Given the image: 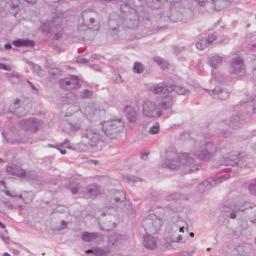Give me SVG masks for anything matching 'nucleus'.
Segmentation results:
<instances>
[{"instance_id": "nucleus-1", "label": "nucleus", "mask_w": 256, "mask_h": 256, "mask_svg": "<svg viewBox=\"0 0 256 256\" xmlns=\"http://www.w3.org/2000/svg\"><path fill=\"white\" fill-rule=\"evenodd\" d=\"M166 157L162 164V168L172 170H180L184 174L199 170L198 166L188 154H179L174 150H170L166 152Z\"/></svg>"}, {"instance_id": "nucleus-2", "label": "nucleus", "mask_w": 256, "mask_h": 256, "mask_svg": "<svg viewBox=\"0 0 256 256\" xmlns=\"http://www.w3.org/2000/svg\"><path fill=\"white\" fill-rule=\"evenodd\" d=\"M219 151L222 156L220 166H224L228 168L236 166L248 168L256 166V160L244 152L229 153L228 156H224L226 149L222 148Z\"/></svg>"}, {"instance_id": "nucleus-3", "label": "nucleus", "mask_w": 256, "mask_h": 256, "mask_svg": "<svg viewBox=\"0 0 256 256\" xmlns=\"http://www.w3.org/2000/svg\"><path fill=\"white\" fill-rule=\"evenodd\" d=\"M101 18L100 14L92 8L82 11L78 19V32L80 36L84 38L88 30L98 31L101 27Z\"/></svg>"}, {"instance_id": "nucleus-4", "label": "nucleus", "mask_w": 256, "mask_h": 256, "mask_svg": "<svg viewBox=\"0 0 256 256\" xmlns=\"http://www.w3.org/2000/svg\"><path fill=\"white\" fill-rule=\"evenodd\" d=\"M218 150L212 142L202 140L196 142L192 154L200 160L208 162L215 156Z\"/></svg>"}, {"instance_id": "nucleus-5", "label": "nucleus", "mask_w": 256, "mask_h": 256, "mask_svg": "<svg viewBox=\"0 0 256 256\" xmlns=\"http://www.w3.org/2000/svg\"><path fill=\"white\" fill-rule=\"evenodd\" d=\"M120 10L124 27L128 28H136L139 23V16L136 10L126 2L121 4Z\"/></svg>"}, {"instance_id": "nucleus-6", "label": "nucleus", "mask_w": 256, "mask_h": 256, "mask_svg": "<svg viewBox=\"0 0 256 256\" xmlns=\"http://www.w3.org/2000/svg\"><path fill=\"white\" fill-rule=\"evenodd\" d=\"M124 124L121 120H112L102 124V130L110 138H116L124 128Z\"/></svg>"}, {"instance_id": "nucleus-7", "label": "nucleus", "mask_w": 256, "mask_h": 256, "mask_svg": "<svg viewBox=\"0 0 256 256\" xmlns=\"http://www.w3.org/2000/svg\"><path fill=\"white\" fill-rule=\"evenodd\" d=\"M162 220L154 214H150L142 222V226L148 235L156 234L161 230Z\"/></svg>"}, {"instance_id": "nucleus-8", "label": "nucleus", "mask_w": 256, "mask_h": 256, "mask_svg": "<svg viewBox=\"0 0 256 256\" xmlns=\"http://www.w3.org/2000/svg\"><path fill=\"white\" fill-rule=\"evenodd\" d=\"M108 26L109 34L114 40H118L120 32L124 27L121 16L117 13L112 14L110 16Z\"/></svg>"}, {"instance_id": "nucleus-9", "label": "nucleus", "mask_w": 256, "mask_h": 256, "mask_svg": "<svg viewBox=\"0 0 256 256\" xmlns=\"http://www.w3.org/2000/svg\"><path fill=\"white\" fill-rule=\"evenodd\" d=\"M4 192L10 198L8 200H3L0 202V210L2 211H4L5 210H23L25 208L24 204L21 202L16 201L14 203V199L18 198L16 197L17 195L15 192H11L8 190H6Z\"/></svg>"}, {"instance_id": "nucleus-10", "label": "nucleus", "mask_w": 256, "mask_h": 256, "mask_svg": "<svg viewBox=\"0 0 256 256\" xmlns=\"http://www.w3.org/2000/svg\"><path fill=\"white\" fill-rule=\"evenodd\" d=\"M42 29L44 32L51 34L56 40L62 36L61 18H55L51 22L44 24Z\"/></svg>"}, {"instance_id": "nucleus-11", "label": "nucleus", "mask_w": 256, "mask_h": 256, "mask_svg": "<svg viewBox=\"0 0 256 256\" xmlns=\"http://www.w3.org/2000/svg\"><path fill=\"white\" fill-rule=\"evenodd\" d=\"M81 136L84 140L87 142L92 147L102 140V136L96 130L92 128H87L82 130Z\"/></svg>"}, {"instance_id": "nucleus-12", "label": "nucleus", "mask_w": 256, "mask_h": 256, "mask_svg": "<svg viewBox=\"0 0 256 256\" xmlns=\"http://www.w3.org/2000/svg\"><path fill=\"white\" fill-rule=\"evenodd\" d=\"M142 112L144 116L151 118H158L162 114L158 106L154 102L146 100L142 104Z\"/></svg>"}, {"instance_id": "nucleus-13", "label": "nucleus", "mask_w": 256, "mask_h": 256, "mask_svg": "<svg viewBox=\"0 0 256 256\" xmlns=\"http://www.w3.org/2000/svg\"><path fill=\"white\" fill-rule=\"evenodd\" d=\"M230 178V175H223L220 176H215L208 178L207 180L201 182L196 187V191L200 193H203L211 188L215 186Z\"/></svg>"}, {"instance_id": "nucleus-14", "label": "nucleus", "mask_w": 256, "mask_h": 256, "mask_svg": "<svg viewBox=\"0 0 256 256\" xmlns=\"http://www.w3.org/2000/svg\"><path fill=\"white\" fill-rule=\"evenodd\" d=\"M186 226L188 230L187 224L184 220H178L176 224L172 225L170 231V238L172 242H179L182 239V233H184Z\"/></svg>"}, {"instance_id": "nucleus-15", "label": "nucleus", "mask_w": 256, "mask_h": 256, "mask_svg": "<svg viewBox=\"0 0 256 256\" xmlns=\"http://www.w3.org/2000/svg\"><path fill=\"white\" fill-rule=\"evenodd\" d=\"M6 172L9 174L18 176L22 178L34 179L36 177L35 173L34 172H26L16 166L7 167Z\"/></svg>"}, {"instance_id": "nucleus-16", "label": "nucleus", "mask_w": 256, "mask_h": 256, "mask_svg": "<svg viewBox=\"0 0 256 256\" xmlns=\"http://www.w3.org/2000/svg\"><path fill=\"white\" fill-rule=\"evenodd\" d=\"M113 196L110 199L111 204L116 208L124 210L126 207V195L122 191L114 190H112Z\"/></svg>"}, {"instance_id": "nucleus-17", "label": "nucleus", "mask_w": 256, "mask_h": 256, "mask_svg": "<svg viewBox=\"0 0 256 256\" xmlns=\"http://www.w3.org/2000/svg\"><path fill=\"white\" fill-rule=\"evenodd\" d=\"M58 84L62 88L67 90L78 89L81 86L78 77L75 76L60 80L58 81Z\"/></svg>"}, {"instance_id": "nucleus-18", "label": "nucleus", "mask_w": 256, "mask_h": 256, "mask_svg": "<svg viewBox=\"0 0 256 256\" xmlns=\"http://www.w3.org/2000/svg\"><path fill=\"white\" fill-rule=\"evenodd\" d=\"M230 72L232 74L244 73L245 67L242 58L236 56L232 60L230 63Z\"/></svg>"}, {"instance_id": "nucleus-19", "label": "nucleus", "mask_w": 256, "mask_h": 256, "mask_svg": "<svg viewBox=\"0 0 256 256\" xmlns=\"http://www.w3.org/2000/svg\"><path fill=\"white\" fill-rule=\"evenodd\" d=\"M209 95L213 98H217L222 100H226L230 96V92L227 89L219 86L213 90H206Z\"/></svg>"}, {"instance_id": "nucleus-20", "label": "nucleus", "mask_w": 256, "mask_h": 256, "mask_svg": "<svg viewBox=\"0 0 256 256\" xmlns=\"http://www.w3.org/2000/svg\"><path fill=\"white\" fill-rule=\"evenodd\" d=\"M222 210L226 216L232 219H236V213L240 210L244 212L245 209L243 206H236L234 204H229L226 202L224 204Z\"/></svg>"}, {"instance_id": "nucleus-21", "label": "nucleus", "mask_w": 256, "mask_h": 256, "mask_svg": "<svg viewBox=\"0 0 256 256\" xmlns=\"http://www.w3.org/2000/svg\"><path fill=\"white\" fill-rule=\"evenodd\" d=\"M22 128L31 132H36L41 126L40 122L36 118L23 120L20 122Z\"/></svg>"}, {"instance_id": "nucleus-22", "label": "nucleus", "mask_w": 256, "mask_h": 256, "mask_svg": "<svg viewBox=\"0 0 256 256\" xmlns=\"http://www.w3.org/2000/svg\"><path fill=\"white\" fill-rule=\"evenodd\" d=\"M174 90V86L170 82L160 83L155 84L152 86L150 90L154 94H166L172 92Z\"/></svg>"}, {"instance_id": "nucleus-23", "label": "nucleus", "mask_w": 256, "mask_h": 256, "mask_svg": "<svg viewBox=\"0 0 256 256\" xmlns=\"http://www.w3.org/2000/svg\"><path fill=\"white\" fill-rule=\"evenodd\" d=\"M228 0H210L206 2V6L216 11H220L230 5Z\"/></svg>"}, {"instance_id": "nucleus-24", "label": "nucleus", "mask_w": 256, "mask_h": 256, "mask_svg": "<svg viewBox=\"0 0 256 256\" xmlns=\"http://www.w3.org/2000/svg\"><path fill=\"white\" fill-rule=\"evenodd\" d=\"M182 198V196L176 192H174L173 194L167 195L165 197V200L168 202H173L170 204V205L168 206V208L170 210L172 211V212L176 213L178 212L179 208L178 206V204H175L174 202L176 200L180 199Z\"/></svg>"}, {"instance_id": "nucleus-25", "label": "nucleus", "mask_w": 256, "mask_h": 256, "mask_svg": "<svg viewBox=\"0 0 256 256\" xmlns=\"http://www.w3.org/2000/svg\"><path fill=\"white\" fill-rule=\"evenodd\" d=\"M112 250L109 246L94 247L87 250V254H92L95 256H108L111 253Z\"/></svg>"}, {"instance_id": "nucleus-26", "label": "nucleus", "mask_w": 256, "mask_h": 256, "mask_svg": "<svg viewBox=\"0 0 256 256\" xmlns=\"http://www.w3.org/2000/svg\"><path fill=\"white\" fill-rule=\"evenodd\" d=\"M246 121L240 114L236 112L233 114L231 116L229 122V126L232 128L237 129L240 128Z\"/></svg>"}, {"instance_id": "nucleus-27", "label": "nucleus", "mask_w": 256, "mask_h": 256, "mask_svg": "<svg viewBox=\"0 0 256 256\" xmlns=\"http://www.w3.org/2000/svg\"><path fill=\"white\" fill-rule=\"evenodd\" d=\"M224 58L218 54L208 58V63L214 70H218L222 66Z\"/></svg>"}, {"instance_id": "nucleus-28", "label": "nucleus", "mask_w": 256, "mask_h": 256, "mask_svg": "<svg viewBox=\"0 0 256 256\" xmlns=\"http://www.w3.org/2000/svg\"><path fill=\"white\" fill-rule=\"evenodd\" d=\"M70 128L74 131L78 130L81 127V120L78 116V114H74L67 120Z\"/></svg>"}, {"instance_id": "nucleus-29", "label": "nucleus", "mask_w": 256, "mask_h": 256, "mask_svg": "<svg viewBox=\"0 0 256 256\" xmlns=\"http://www.w3.org/2000/svg\"><path fill=\"white\" fill-rule=\"evenodd\" d=\"M20 100L16 99L14 103L12 104L10 106V112L15 114L18 117H22L27 114L28 111L20 112L22 108L20 106Z\"/></svg>"}, {"instance_id": "nucleus-30", "label": "nucleus", "mask_w": 256, "mask_h": 256, "mask_svg": "<svg viewBox=\"0 0 256 256\" xmlns=\"http://www.w3.org/2000/svg\"><path fill=\"white\" fill-rule=\"evenodd\" d=\"M34 198V195L33 192H23L22 194H20L18 198L14 199V202L16 201L21 202L26 205L32 202Z\"/></svg>"}, {"instance_id": "nucleus-31", "label": "nucleus", "mask_w": 256, "mask_h": 256, "mask_svg": "<svg viewBox=\"0 0 256 256\" xmlns=\"http://www.w3.org/2000/svg\"><path fill=\"white\" fill-rule=\"evenodd\" d=\"M83 241L86 242H91L96 241V240L100 238L102 236L100 234L97 232H84L81 236Z\"/></svg>"}, {"instance_id": "nucleus-32", "label": "nucleus", "mask_w": 256, "mask_h": 256, "mask_svg": "<svg viewBox=\"0 0 256 256\" xmlns=\"http://www.w3.org/2000/svg\"><path fill=\"white\" fill-rule=\"evenodd\" d=\"M86 194L89 198H94L101 194V190L98 185L90 184L86 188Z\"/></svg>"}, {"instance_id": "nucleus-33", "label": "nucleus", "mask_w": 256, "mask_h": 256, "mask_svg": "<svg viewBox=\"0 0 256 256\" xmlns=\"http://www.w3.org/2000/svg\"><path fill=\"white\" fill-rule=\"evenodd\" d=\"M126 118L130 122H136L138 118V112L131 106H126L124 110Z\"/></svg>"}, {"instance_id": "nucleus-34", "label": "nucleus", "mask_w": 256, "mask_h": 256, "mask_svg": "<svg viewBox=\"0 0 256 256\" xmlns=\"http://www.w3.org/2000/svg\"><path fill=\"white\" fill-rule=\"evenodd\" d=\"M144 245L148 250H154L157 246V240L150 236H144Z\"/></svg>"}, {"instance_id": "nucleus-35", "label": "nucleus", "mask_w": 256, "mask_h": 256, "mask_svg": "<svg viewBox=\"0 0 256 256\" xmlns=\"http://www.w3.org/2000/svg\"><path fill=\"white\" fill-rule=\"evenodd\" d=\"M97 106L93 103L89 104L84 108V114L88 117H92L100 112Z\"/></svg>"}, {"instance_id": "nucleus-36", "label": "nucleus", "mask_w": 256, "mask_h": 256, "mask_svg": "<svg viewBox=\"0 0 256 256\" xmlns=\"http://www.w3.org/2000/svg\"><path fill=\"white\" fill-rule=\"evenodd\" d=\"M174 104V98L172 96H166L163 100L159 104V108L160 107L164 110H168Z\"/></svg>"}, {"instance_id": "nucleus-37", "label": "nucleus", "mask_w": 256, "mask_h": 256, "mask_svg": "<svg viewBox=\"0 0 256 256\" xmlns=\"http://www.w3.org/2000/svg\"><path fill=\"white\" fill-rule=\"evenodd\" d=\"M12 44L16 47H32L35 46L34 42L30 40L19 39L12 42Z\"/></svg>"}, {"instance_id": "nucleus-38", "label": "nucleus", "mask_w": 256, "mask_h": 256, "mask_svg": "<svg viewBox=\"0 0 256 256\" xmlns=\"http://www.w3.org/2000/svg\"><path fill=\"white\" fill-rule=\"evenodd\" d=\"M78 183H76L73 180H68L66 183L64 185V188L70 190L72 194H77L78 192Z\"/></svg>"}, {"instance_id": "nucleus-39", "label": "nucleus", "mask_w": 256, "mask_h": 256, "mask_svg": "<svg viewBox=\"0 0 256 256\" xmlns=\"http://www.w3.org/2000/svg\"><path fill=\"white\" fill-rule=\"evenodd\" d=\"M244 208L246 210L248 208H255V210L254 211V216L250 218V222L253 224H256V206L251 204L250 202H246L244 205Z\"/></svg>"}, {"instance_id": "nucleus-40", "label": "nucleus", "mask_w": 256, "mask_h": 256, "mask_svg": "<svg viewBox=\"0 0 256 256\" xmlns=\"http://www.w3.org/2000/svg\"><path fill=\"white\" fill-rule=\"evenodd\" d=\"M174 86V90L179 95H188L190 92L188 90L185 88L184 87L179 86H175L172 84Z\"/></svg>"}, {"instance_id": "nucleus-41", "label": "nucleus", "mask_w": 256, "mask_h": 256, "mask_svg": "<svg viewBox=\"0 0 256 256\" xmlns=\"http://www.w3.org/2000/svg\"><path fill=\"white\" fill-rule=\"evenodd\" d=\"M145 69L144 66L140 62H136L134 64L133 71L137 74H142Z\"/></svg>"}, {"instance_id": "nucleus-42", "label": "nucleus", "mask_w": 256, "mask_h": 256, "mask_svg": "<svg viewBox=\"0 0 256 256\" xmlns=\"http://www.w3.org/2000/svg\"><path fill=\"white\" fill-rule=\"evenodd\" d=\"M6 4H8L10 8H14L16 10V13L14 14L16 15L18 12V0H4Z\"/></svg>"}, {"instance_id": "nucleus-43", "label": "nucleus", "mask_w": 256, "mask_h": 256, "mask_svg": "<svg viewBox=\"0 0 256 256\" xmlns=\"http://www.w3.org/2000/svg\"><path fill=\"white\" fill-rule=\"evenodd\" d=\"M154 61L158 64L159 66H161L162 68H166L168 66V62L164 60L158 56H155L154 58Z\"/></svg>"}, {"instance_id": "nucleus-44", "label": "nucleus", "mask_w": 256, "mask_h": 256, "mask_svg": "<svg viewBox=\"0 0 256 256\" xmlns=\"http://www.w3.org/2000/svg\"><path fill=\"white\" fill-rule=\"evenodd\" d=\"M48 74L52 79H56L60 76V72L58 68H52L50 69Z\"/></svg>"}, {"instance_id": "nucleus-45", "label": "nucleus", "mask_w": 256, "mask_h": 256, "mask_svg": "<svg viewBox=\"0 0 256 256\" xmlns=\"http://www.w3.org/2000/svg\"><path fill=\"white\" fill-rule=\"evenodd\" d=\"M208 45L207 42L206 38H204L202 40H199L196 44V47L200 50H202L204 49Z\"/></svg>"}, {"instance_id": "nucleus-46", "label": "nucleus", "mask_w": 256, "mask_h": 256, "mask_svg": "<svg viewBox=\"0 0 256 256\" xmlns=\"http://www.w3.org/2000/svg\"><path fill=\"white\" fill-rule=\"evenodd\" d=\"M93 92L92 91L88 90H84L81 92L80 96L82 99H88L91 98Z\"/></svg>"}, {"instance_id": "nucleus-47", "label": "nucleus", "mask_w": 256, "mask_h": 256, "mask_svg": "<svg viewBox=\"0 0 256 256\" xmlns=\"http://www.w3.org/2000/svg\"><path fill=\"white\" fill-rule=\"evenodd\" d=\"M215 80L218 82H222L224 80V76L218 72L212 74V78L211 81Z\"/></svg>"}, {"instance_id": "nucleus-48", "label": "nucleus", "mask_w": 256, "mask_h": 256, "mask_svg": "<svg viewBox=\"0 0 256 256\" xmlns=\"http://www.w3.org/2000/svg\"><path fill=\"white\" fill-rule=\"evenodd\" d=\"M160 131V124L158 122H156L149 130L148 132L151 134H158Z\"/></svg>"}, {"instance_id": "nucleus-49", "label": "nucleus", "mask_w": 256, "mask_h": 256, "mask_svg": "<svg viewBox=\"0 0 256 256\" xmlns=\"http://www.w3.org/2000/svg\"><path fill=\"white\" fill-rule=\"evenodd\" d=\"M27 63L30 66L33 72L37 74H39L41 72L40 68L36 64H34L32 62L28 61Z\"/></svg>"}, {"instance_id": "nucleus-50", "label": "nucleus", "mask_w": 256, "mask_h": 256, "mask_svg": "<svg viewBox=\"0 0 256 256\" xmlns=\"http://www.w3.org/2000/svg\"><path fill=\"white\" fill-rule=\"evenodd\" d=\"M178 188L180 190L184 192H188V190L192 189L193 186L191 184L187 183H184L180 184Z\"/></svg>"}, {"instance_id": "nucleus-51", "label": "nucleus", "mask_w": 256, "mask_h": 256, "mask_svg": "<svg viewBox=\"0 0 256 256\" xmlns=\"http://www.w3.org/2000/svg\"><path fill=\"white\" fill-rule=\"evenodd\" d=\"M162 6V0H156L150 5L153 9H160Z\"/></svg>"}, {"instance_id": "nucleus-52", "label": "nucleus", "mask_w": 256, "mask_h": 256, "mask_svg": "<svg viewBox=\"0 0 256 256\" xmlns=\"http://www.w3.org/2000/svg\"><path fill=\"white\" fill-rule=\"evenodd\" d=\"M186 48L182 46H175L174 48V52L176 55H178L185 50Z\"/></svg>"}, {"instance_id": "nucleus-53", "label": "nucleus", "mask_w": 256, "mask_h": 256, "mask_svg": "<svg viewBox=\"0 0 256 256\" xmlns=\"http://www.w3.org/2000/svg\"><path fill=\"white\" fill-rule=\"evenodd\" d=\"M249 190L251 194L256 196V183L250 186Z\"/></svg>"}, {"instance_id": "nucleus-54", "label": "nucleus", "mask_w": 256, "mask_h": 256, "mask_svg": "<svg viewBox=\"0 0 256 256\" xmlns=\"http://www.w3.org/2000/svg\"><path fill=\"white\" fill-rule=\"evenodd\" d=\"M216 39V36L214 34L210 35L208 38H206L208 44H212L214 41Z\"/></svg>"}, {"instance_id": "nucleus-55", "label": "nucleus", "mask_w": 256, "mask_h": 256, "mask_svg": "<svg viewBox=\"0 0 256 256\" xmlns=\"http://www.w3.org/2000/svg\"><path fill=\"white\" fill-rule=\"evenodd\" d=\"M128 178L130 182H132L133 183L137 182L140 180L139 178L136 176L128 177Z\"/></svg>"}, {"instance_id": "nucleus-56", "label": "nucleus", "mask_w": 256, "mask_h": 256, "mask_svg": "<svg viewBox=\"0 0 256 256\" xmlns=\"http://www.w3.org/2000/svg\"><path fill=\"white\" fill-rule=\"evenodd\" d=\"M0 69L4 70L8 72L12 70V68H10L7 66L6 64H0Z\"/></svg>"}, {"instance_id": "nucleus-57", "label": "nucleus", "mask_w": 256, "mask_h": 256, "mask_svg": "<svg viewBox=\"0 0 256 256\" xmlns=\"http://www.w3.org/2000/svg\"><path fill=\"white\" fill-rule=\"evenodd\" d=\"M76 62L78 63L86 64H88V60L86 58H78Z\"/></svg>"}, {"instance_id": "nucleus-58", "label": "nucleus", "mask_w": 256, "mask_h": 256, "mask_svg": "<svg viewBox=\"0 0 256 256\" xmlns=\"http://www.w3.org/2000/svg\"><path fill=\"white\" fill-rule=\"evenodd\" d=\"M193 252H183L181 254V256H192Z\"/></svg>"}, {"instance_id": "nucleus-59", "label": "nucleus", "mask_w": 256, "mask_h": 256, "mask_svg": "<svg viewBox=\"0 0 256 256\" xmlns=\"http://www.w3.org/2000/svg\"><path fill=\"white\" fill-rule=\"evenodd\" d=\"M149 154L148 152L142 153L140 154V158L144 160H146L148 159V157Z\"/></svg>"}, {"instance_id": "nucleus-60", "label": "nucleus", "mask_w": 256, "mask_h": 256, "mask_svg": "<svg viewBox=\"0 0 256 256\" xmlns=\"http://www.w3.org/2000/svg\"><path fill=\"white\" fill-rule=\"evenodd\" d=\"M62 146L68 148H72L71 146H70V141L68 140H65V142L62 144Z\"/></svg>"}, {"instance_id": "nucleus-61", "label": "nucleus", "mask_w": 256, "mask_h": 256, "mask_svg": "<svg viewBox=\"0 0 256 256\" xmlns=\"http://www.w3.org/2000/svg\"><path fill=\"white\" fill-rule=\"evenodd\" d=\"M61 226H62L61 230L66 229L67 228L68 222L64 220H62L61 222Z\"/></svg>"}, {"instance_id": "nucleus-62", "label": "nucleus", "mask_w": 256, "mask_h": 256, "mask_svg": "<svg viewBox=\"0 0 256 256\" xmlns=\"http://www.w3.org/2000/svg\"><path fill=\"white\" fill-rule=\"evenodd\" d=\"M200 6H203L204 4H206V0H195Z\"/></svg>"}, {"instance_id": "nucleus-63", "label": "nucleus", "mask_w": 256, "mask_h": 256, "mask_svg": "<svg viewBox=\"0 0 256 256\" xmlns=\"http://www.w3.org/2000/svg\"><path fill=\"white\" fill-rule=\"evenodd\" d=\"M116 82L118 84L122 82V78L120 75H118L116 77Z\"/></svg>"}, {"instance_id": "nucleus-64", "label": "nucleus", "mask_w": 256, "mask_h": 256, "mask_svg": "<svg viewBox=\"0 0 256 256\" xmlns=\"http://www.w3.org/2000/svg\"><path fill=\"white\" fill-rule=\"evenodd\" d=\"M28 84H30V85L31 86V87L32 88V90H34V92L36 93L38 92V89L36 88L30 82H28Z\"/></svg>"}]
</instances>
